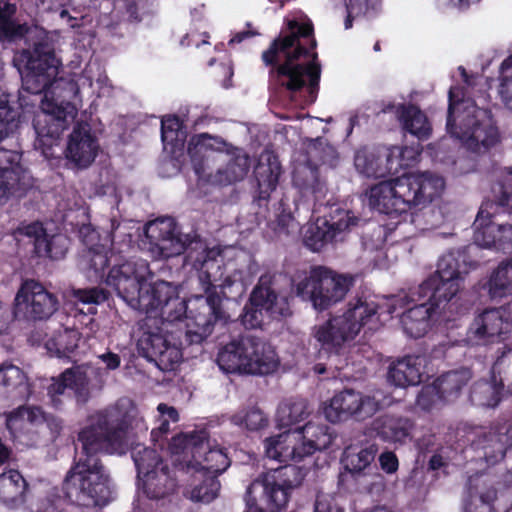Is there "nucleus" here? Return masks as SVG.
Segmentation results:
<instances>
[{
    "mask_svg": "<svg viewBox=\"0 0 512 512\" xmlns=\"http://www.w3.org/2000/svg\"><path fill=\"white\" fill-rule=\"evenodd\" d=\"M15 13V4L9 0H0V40L24 34L39 38V41L33 43L32 52L25 51L21 55L25 61L22 87L32 94L44 92L40 101L41 112L33 122L37 135L34 145L45 157H49L52 155L49 151L77 115V108L71 100L78 95L80 88L92 87L93 67H86L77 81L57 78L59 60L47 40L46 32L38 27L28 28L18 23L14 18Z\"/></svg>",
    "mask_w": 512,
    "mask_h": 512,
    "instance_id": "nucleus-1",
    "label": "nucleus"
},
{
    "mask_svg": "<svg viewBox=\"0 0 512 512\" xmlns=\"http://www.w3.org/2000/svg\"><path fill=\"white\" fill-rule=\"evenodd\" d=\"M73 464L63 481L65 497L83 507L105 506L112 498L110 479L100 455L125 454L132 445L131 417L119 405L96 415L77 435Z\"/></svg>",
    "mask_w": 512,
    "mask_h": 512,
    "instance_id": "nucleus-2",
    "label": "nucleus"
},
{
    "mask_svg": "<svg viewBox=\"0 0 512 512\" xmlns=\"http://www.w3.org/2000/svg\"><path fill=\"white\" fill-rule=\"evenodd\" d=\"M220 250L217 247L208 248L201 241H196L187 255V262L199 272V280L203 286L206 296L197 295L188 301L177 295L173 287V294L165 299L158 317L162 319L161 328L167 334L169 325H177L180 330L184 329V346L201 343L211 334L214 324L223 318L221 309V298L216 293H210V288L217 281L214 268H219L217 258Z\"/></svg>",
    "mask_w": 512,
    "mask_h": 512,
    "instance_id": "nucleus-3",
    "label": "nucleus"
},
{
    "mask_svg": "<svg viewBox=\"0 0 512 512\" xmlns=\"http://www.w3.org/2000/svg\"><path fill=\"white\" fill-rule=\"evenodd\" d=\"M312 33L310 22L290 20L287 30L262 55L267 65L277 64L276 80L281 86L292 93L306 88L308 95L303 104L315 101L321 75L317 54L313 52L310 55L306 48L308 43L313 48L316 45L315 40L311 39Z\"/></svg>",
    "mask_w": 512,
    "mask_h": 512,
    "instance_id": "nucleus-4",
    "label": "nucleus"
},
{
    "mask_svg": "<svg viewBox=\"0 0 512 512\" xmlns=\"http://www.w3.org/2000/svg\"><path fill=\"white\" fill-rule=\"evenodd\" d=\"M152 277L146 261H126L109 270L105 283L129 307L156 318L165 299L173 294V286L166 281L153 282Z\"/></svg>",
    "mask_w": 512,
    "mask_h": 512,
    "instance_id": "nucleus-5",
    "label": "nucleus"
},
{
    "mask_svg": "<svg viewBox=\"0 0 512 512\" xmlns=\"http://www.w3.org/2000/svg\"><path fill=\"white\" fill-rule=\"evenodd\" d=\"M406 292L392 295L378 303L372 298H358L349 303L347 311L319 326L314 337L324 349L339 347L344 342L353 340L362 328L374 330L379 326V310L388 314L397 312L409 302Z\"/></svg>",
    "mask_w": 512,
    "mask_h": 512,
    "instance_id": "nucleus-6",
    "label": "nucleus"
},
{
    "mask_svg": "<svg viewBox=\"0 0 512 512\" xmlns=\"http://www.w3.org/2000/svg\"><path fill=\"white\" fill-rule=\"evenodd\" d=\"M460 94L459 87L449 90L447 131L466 149L485 153L499 142L498 128L489 111L479 108L470 98L460 99Z\"/></svg>",
    "mask_w": 512,
    "mask_h": 512,
    "instance_id": "nucleus-7",
    "label": "nucleus"
},
{
    "mask_svg": "<svg viewBox=\"0 0 512 512\" xmlns=\"http://www.w3.org/2000/svg\"><path fill=\"white\" fill-rule=\"evenodd\" d=\"M205 430L179 434L172 438L169 449L175 468L187 473H205L218 477L230 466L227 453L221 448L209 447Z\"/></svg>",
    "mask_w": 512,
    "mask_h": 512,
    "instance_id": "nucleus-8",
    "label": "nucleus"
},
{
    "mask_svg": "<svg viewBox=\"0 0 512 512\" xmlns=\"http://www.w3.org/2000/svg\"><path fill=\"white\" fill-rule=\"evenodd\" d=\"M18 108L11 105L7 96H0V142L18 125ZM21 154L0 148V205L13 197H21L32 185L31 175L21 162Z\"/></svg>",
    "mask_w": 512,
    "mask_h": 512,
    "instance_id": "nucleus-9",
    "label": "nucleus"
},
{
    "mask_svg": "<svg viewBox=\"0 0 512 512\" xmlns=\"http://www.w3.org/2000/svg\"><path fill=\"white\" fill-rule=\"evenodd\" d=\"M333 441L330 428L326 424L307 422L302 427L288 429L277 436L264 441L265 454L268 458L286 462L302 461L315 451L327 449Z\"/></svg>",
    "mask_w": 512,
    "mask_h": 512,
    "instance_id": "nucleus-10",
    "label": "nucleus"
},
{
    "mask_svg": "<svg viewBox=\"0 0 512 512\" xmlns=\"http://www.w3.org/2000/svg\"><path fill=\"white\" fill-rule=\"evenodd\" d=\"M354 284V277L327 267L316 266L295 283V293L314 309L323 311L343 301Z\"/></svg>",
    "mask_w": 512,
    "mask_h": 512,
    "instance_id": "nucleus-11",
    "label": "nucleus"
},
{
    "mask_svg": "<svg viewBox=\"0 0 512 512\" xmlns=\"http://www.w3.org/2000/svg\"><path fill=\"white\" fill-rule=\"evenodd\" d=\"M465 274L466 271L460 270L458 259L452 253L443 255L436 272L407 294L413 302L434 295L439 301L438 306L443 308L447 304H454L459 310L458 295L463 288Z\"/></svg>",
    "mask_w": 512,
    "mask_h": 512,
    "instance_id": "nucleus-12",
    "label": "nucleus"
},
{
    "mask_svg": "<svg viewBox=\"0 0 512 512\" xmlns=\"http://www.w3.org/2000/svg\"><path fill=\"white\" fill-rule=\"evenodd\" d=\"M227 146L222 138L206 133L190 139L188 154L199 181L213 186H227L224 173V150Z\"/></svg>",
    "mask_w": 512,
    "mask_h": 512,
    "instance_id": "nucleus-13",
    "label": "nucleus"
},
{
    "mask_svg": "<svg viewBox=\"0 0 512 512\" xmlns=\"http://www.w3.org/2000/svg\"><path fill=\"white\" fill-rule=\"evenodd\" d=\"M505 342V352H512V322L509 320V312L505 308L486 309L477 315L472 322L466 340L445 342L442 349L455 347L486 346L491 343Z\"/></svg>",
    "mask_w": 512,
    "mask_h": 512,
    "instance_id": "nucleus-14",
    "label": "nucleus"
},
{
    "mask_svg": "<svg viewBox=\"0 0 512 512\" xmlns=\"http://www.w3.org/2000/svg\"><path fill=\"white\" fill-rule=\"evenodd\" d=\"M301 469L293 464L280 466L264 475L262 479L252 481L249 493L261 497L271 512L281 511L288 503L291 491L302 482Z\"/></svg>",
    "mask_w": 512,
    "mask_h": 512,
    "instance_id": "nucleus-15",
    "label": "nucleus"
},
{
    "mask_svg": "<svg viewBox=\"0 0 512 512\" xmlns=\"http://www.w3.org/2000/svg\"><path fill=\"white\" fill-rule=\"evenodd\" d=\"M408 304L413 303L410 298ZM438 300L434 295H427L420 301H414L415 305L408 308L400 317L403 332L410 338L423 337L430 329L432 321H449L459 310L454 304L445 307L438 306Z\"/></svg>",
    "mask_w": 512,
    "mask_h": 512,
    "instance_id": "nucleus-16",
    "label": "nucleus"
},
{
    "mask_svg": "<svg viewBox=\"0 0 512 512\" xmlns=\"http://www.w3.org/2000/svg\"><path fill=\"white\" fill-rule=\"evenodd\" d=\"M379 409L380 403L374 397L363 395L353 389H344L324 403L323 414L327 421L339 423L351 417H371Z\"/></svg>",
    "mask_w": 512,
    "mask_h": 512,
    "instance_id": "nucleus-17",
    "label": "nucleus"
},
{
    "mask_svg": "<svg viewBox=\"0 0 512 512\" xmlns=\"http://www.w3.org/2000/svg\"><path fill=\"white\" fill-rule=\"evenodd\" d=\"M145 236L149 240V250L155 258H170L183 253L192 244L189 235L182 234L170 217L149 222L145 227Z\"/></svg>",
    "mask_w": 512,
    "mask_h": 512,
    "instance_id": "nucleus-18",
    "label": "nucleus"
},
{
    "mask_svg": "<svg viewBox=\"0 0 512 512\" xmlns=\"http://www.w3.org/2000/svg\"><path fill=\"white\" fill-rule=\"evenodd\" d=\"M358 219L347 210L337 209L329 218H318L304 234V244L313 252L333 241L342 240L357 224Z\"/></svg>",
    "mask_w": 512,
    "mask_h": 512,
    "instance_id": "nucleus-19",
    "label": "nucleus"
},
{
    "mask_svg": "<svg viewBox=\"0 0 512 512\" xmlns=\"http://www.w3.org/2000/svg\"><path fill=\"white\" fill-rule=\"evenodd\" d=\"M407 193L401 176L371 186L364 197L373 210L387 215H402L411 210Z\"/></svg>",
    "mask_w": 512,
    "mask_h": 512,
    "instance_id": "nucleus-20",
    "label": "nucleus"
},
{
    "mask_svg": "<svg viewBox=\"0 0 512 512\" xmlns=\"http://www.w3.org/2000/svg\"><path fill=\"white\" fill-rule=\"evenodd\" d=\"M414 154L409 148L400 149L397 146L382 152L360 149L357 151L354 164L357 171L367 177H385L388 174L397 173L398 168L408 163H403L405 155Z\"/></svg>",
    "mask_w": 512,
    "mask_h": 512,
    "instance_id": "nucleus-21",
    "label": "nucleus"
},
{
    "mask_svg": "<svg viewBox=\"0 0 512 512\" xmlns=\"http://www.w3.org/2000/svg\"><path fill=\"white\" fill-rule=\"evenodd\" d=\"M55 295L41 284L30 280L22 284L15 297V313L23 314L28 319H46L58 309Z\"/></svg>",
    "mask_w": 512,
    "mask_h": 512,
    "instance_id": "nucleus-22",
    "label": "nucleus"
},
{
    "mask_svg": "<svg viewBox=\"0 0 512 512\" xmlns=\"http://www.w3.org/2000/svg\"><path fill=\"white\" fill-rule=\"evenodd\" d=\"M220 370L226 374L267 375L276 371L278 354H216Z\"/></svg>",
    "mask_w": 512,
    "mask_h": 512,
    "instance_id": "nucleus-23",
    "label": "nucleus"
},
{
    "mask_svg": "<svg viewBox=\"0 0 512 512\" xmlns=\"http://www.w3.org/2000/svg\"><path fill=\"white\" fill-rule=\"evenodd\" d=\"M88 384L89 380L86 372L81 367L75 366L62 372L59 378L48 386L47 394L56 409L61 408L60 396L65 395L66 391H72L77 403L83 404L89 398Z\"/></svg>",
    "mask_w": 512,
    "mask_h": 512,
    "instance_id": "nucleus-24",
    "label": "nucleus"
},
{
    "mask_svg": "<svg viewBox=\"0 0 512 512\" xmlns=\"http://www.w3.org/2000/svg\"><path fill=\"white\" fill-rule=\"evenodd\" d=\"M408 190L410 209L425 205L441 196L445 188L444 179L430 172L402 175Z\"/></svg>",
    "mask_w": 512,
    "mask_h": 512,
    "instance_id": "nucleus-25",
    "label": "nucleus"
},
{
    "mask_svg": "<svg viewBox=\"0 0 512 512\" xmlns=\"http://www.w3.org/2000/svg\"><path fill=\"white\" fill-rule=\"evenodd\" d=\"M120 228V223L115 219L111 220L110 231L106 233L101 244L94 245L97 232L90 227H83L80 231L84 243L89 247L85 255V261L89 270L93 271L95 279L105 280V268L108 264V251L115 241V231Z\"/></svg>",
    "mask_w": 512,
    "mask_h": 512,
    "instance_id": "nucleus-26",
    "label": "nucleus"
},
{
    "mask_svg": "<svg viewBox=\"0 0 512 512\" xmlns=\"http://www.w3.org/2000/svg\"><path fill=\"white\" fill-rule=\"evenodd\" d=\"M99 144L88 124H77L69 136L66 157L79 167L89 166L95 159Z\"/></svg>",
    "mask_w": 512,
    "mask_h": 512,
    "instance_id": "nucleus-27",
    "label": "nucleus"
},
{
    "mask_svg": "<svg viewBox=\"0 0 512 512\" xmlns=\"http://www.w3.org/2000/svg\"><path fill=\"white\" fill-rule=\"evenodd\" d=\"M506 355L500 354L493 363L490 380H479L472 385L469 399L473 405L496 407L500 403L504 389L500 366L504 364Z\"/></svg>",
    "mask_w": 512,
    "mask_h": 512,
    "instance_id": "nucleus-28",
    "label": "nucleus"
},
{
    "mask_svg": "<svg viewBox=\"0 0 512 512\" xmlns=\"http://www.w3.org/2000/svg\"><path fill=\"white\" fill-rule=\"evenodd\" d=\"M428 354H404L389 366L388 380L397 387L415 386L422 382Z\"/></svg>",
    "mask_w": 512,
    "mask_h": 512,
    "instance_id": "nucleus-29",
    "label": "nucleus"
},
{
    "mask_svg": "<svg viewBox=\"0 0 512 512\" xmlns=\"http://www.w3.org/2000/svg\"><path fill=\"white\" fill-rule=\"evenodd\" d=\"M272 275L265 274L259 279L257 286L250 295L251 304L263 310L267 317L276 318L289 313L288 302L279 297L271 288Z\"/></svg>",
    "mask_w": 512,
    "mask_h": 512,
    "instance_id": "nucleus-30",
    "label": "nucleus"
},
{
    "mask_svg": "<svg viewBox=\"0 0 512 512\" xmlns=\"http://www.w3.org/2000/svg\"><path fill=\"white\" fill-rule=\"evenodd\" d=\"M471 448L478 459L484 460L489 466L502 461L507 452V444L503 441L495 424L489 430L480 431L471 442Z\"/></svg>",
    "mask_w": 512,
    "mask_h": 512,
    "instance_id": "nucleus-31",
    "label": "nucleus"
},
{
    "mask_svg": "<svg viewBox=\"0 0 512 512\" xmlns=\"http://www.w3.org/2000/svg\"><path fill=\"white\" fill-rule=\"evenodd\" d=\"M24 233L34 238L35 252L39 257L59 259L64 257L68 250L69 240L66 236L55 234L49 237L40 223L27 225Z\"/></svg>",
    "mask_w": 512,
    "mask_h": 512,
    "instance_id": "nucleus-32",
    "label": "nucleus"
},
{
    "mask_svg": "<svg viewBox=\"0 0 512 512\" xmlns=\"http://www.w3.org/2000/svg\"><path fill=\"white\" fill-rule=\"evenodd\" d=\"M372 426L381 440L404 444L411 437L414 423L407 417L386 414L376 418Z\"/></svg>",
    "mask_w": 512,
    "mask_h": 512,
    "instance_id": "nucleus-33",
    "label": "nucleus"
},
{
    "mask_svg": "<svg viewBox=\"0 0 512 512\" xmlns=\"http://www.w3.org/2000/svg\"><path fill=\"white\" fill-rule=\"evenodd\" d=\"M145 496L150 500H162L173 495L177 489V480L169 466L160 467L154 473L139 478Z\"/></svg>",
    "mask_w": 512,
    "mask_h": 512,
    "instance_id": "nucleus-34",
    "label": "nucleus"
},
{
    "mask_svg": "<svg viewBox=\"0 0 512 512\" xmlns=\"http://www.w3.org/2000/svg\"><path fill=\"white\" fill-rule=\"evenodd\" d=\"M28 483L23 475L10 469L0 475V500L8 506H18L26 500Z\"/></svg>",
    "mask_w": 512,
    "mask_h": 512,
    "instance_id": "nucleus-35",
    "label": "nucleus"
},
{
    "mask_svg": "<svg viewBox=\"0 0 512 512\" xmlns=\"http://www.w3.org/2000/svg\"><path fill=\"white\" fill-rule=\"evenodd\" d=\"M134 336L138 352H150L151 350L154 352H165L169 349H185L182 339H170L167 335L146 330L144 327L138 328Z\"/></svg>",
    "mask_w": 512,
    "mask_h": 512,
    "instance_id": "nucleus-36",
    "label": "nucleus"
},
{
    "mask_svg": "<svg viewBox=\"0 0 512 512\" xmlns=\"http://www.w3.org/2000/svg\"><path fill=\"white\" fill-rule=\"evenodd\" d=\"M472 376L471 369L462 367L443 373L435 380V383L444 399L450 402L459 397L462 389L472 379Z\"/></svg>",
    "mask_w": 512,
    "mask_h": 512,
    "instance_id": "nucleus-37",
    "label": "nucleus"
},
{
    "mask_svg": "<svg viewBox=\"0 0 512 512\" xmlns=\"http://www.w3.org/2000/svg\"><path fill=\"white\" fill-rule=\"evenodd\" d=\"M309 415L308 402L304 398H290L282 402L276 413L280 428L292 429L293 425L303 421Z\"/></svg>",
    "mask_w": 512,
    "mask_h": 512,
    "instance_id": "nucleus-38",
    "label": "nucleus"
},
{
    "mask_svg": "<svg viewBox=\"0 0 512 512\" xmlns=\"http://www.w3.org/2000/svg\"><path fill=\"white\" fill-rule=\"evenodd\" d=\"M224 154V173L227 178V185L242 181L250 168L249 156L240 149H231L229 145L225 148Z\"/></svg>",
    "mask_w": 512,
    "mask_h": 512,
    "instance_id": "nucleus-39",
    "label": "nucleus"
},
{
    "mask_svg": "<svg viewBox=\"0 0 512 512\" xmlns=\"http://www.w3.org/2000/svg\"><path fill=\"white\" fill-rule=\"evenodd\" d=\"M474 243L483 248H495L497 244V234L500 231V224H495L491 220V214L483 208L477 214L473 224Z\"/></svg>",
    "mask_w": 512,
    "mask_h": 512,
    "instance_id": "nucleus-40",
    "label": "nucleus"
},
{
    "mask_svg": "<svg viewBox=\"0 0 512 512\" xmlns=\"http://www.w3.org/2000/svg\"><path fill=\"white\" fill-rule=\"evenodd\" d=\"M491 299H501L512 295V270L502 262L491 273L487 282L483 285Z\"/></svg>",
    "mask_w": 512,
    "mask_h": 512,
    "instance_id": "nucleus-41",
    "label": "nucleus"
},
{
    "mask_svg": "<svg viewBox=\"0 0 512 512\" xmlns=\"http://www.w3.org/2000/svg\"><path fill=\"white\" fill-rule=\"evenodd\" d=\"M132 458L137 469L138 479L148 473L160 470V467L169 466L168 462L161 457L157 450L140 444L133 448Z\"/></svg>",
    "mask_w": 512,
    "mask_h": 512,
    "instance_id": "nucleus-42",
    "label": "nucleus"
},
{
    "mask_svg": "<svg viewBox=\"0 0 512 512\" xmlns=\"http://www.w3.org/2000/svg\"><path fill=\"white\" fill-rule=\"evenodd\" d=\"M132 458L137 469L138 479L148 473L160 470V467L169 466L168 462L161 457L157 450L140 444L133 448Z\"/></svg>",
    "mask_w": 512,
    "mask_h": 512,
    "instance_id": "nucleus-43",
    "label": "nucleus"
},
{
    "mask_svg": "<svg viewBox=\"0 0 512 512\" xmlns=\"http://www.w3.org/2000/svg\"><path fill=\"white\" fill-rule=\"evenodd\" d=\"M399 117L403 127L419 139H425L430 135L431 127L425 114L416 106H401L398 108Z\"/></svg>",
    "mask_w": 512,
    "mask_h": 512,
    "instance_id": "nucleus-44",
    "label": "nucleus"
},
{
    "mask_svg": "<svg viewBox=\"0 0 512 512\" xmlns=\"http://www.w3.org/2000/svg\"><path fill=\"white\" fill-rule=\"evenodd\" d=\"M230 421L232 424L244 427L249 431H260L269 424L267 415L258 407L239 411L230 417Z\"/></svg>",
    "mask_w": 512,
    "mask_h": 512,
    "instance_id": "nucleus-45",
    "label": "nucleus"
},
{
    "mask_svg": "<svg viewBox=\"0 0 512 512\" xmlns=\"http://www.w3.org/2000/svg\"><path fill=\"white\" fill-rule=\"evenodd\" d=\"M201 480L199 484H196L191 491V498L197 502L210 503L213 501L219 493L220 481L215 475H208L205 473H197Z\"/></svg>",
    "mask_w": 512,
    "mask_h": 512,
    "instance_id": "nucleus-46",
    "label": "nucleus"
},
{
    "mask_svg": "<svg viewBox=\"0 0 512 512\" xmlns=\"http://www.w3.org/2000/svg\"><path fill=\"white\" fill-rule=\"evenodd\" d=\"M265 352L267 343L254 333L246 332L233 338L224 348L223 352Z\"/></svg>",
    "mask_w": 512,
    "mask_h": 512,
    "instance_id": "nucleus-47",
    "label": "nucleus"
},
{
    "mask_svg": "<svg viewBox=\"0 0 512 512\" xmlns=\"http://www.w3.org/2000/svg\"><path fill=\"white\" fill-rule=\"evenodd\" d=\"M161 137L165 144L175 147L183 145L186 139V132L183 130L182 122L176 116H165L161 121Z\"/></svg>",
    "mask_w": 512,
    "mask_h": 512,
    "instance_id": "nucleus-48",
    "label": "nucleus"
},
{
    "mask_svg": "<svg viewBox=\"0 0 512 512\" xmlns=\"http://www.w3.org/2000/svg\"><path fill=\"white\" fill-rule=\"evenodd\" d=\"M378 453L376 444L362 448L358 453L349 454L346 459V469L352 474L364 472L374 462Z\"/></svg>",
    "mask_w": 512,
    "mask_h": 512,
    "instance_id": "nucleus-49",
    "label": "nucleus"
},
{
    "mask_svg": "<svg viewBox=\"0 0 512 512\" xmlns=\"http://www.w3.org/2000/svg\"><path fill=\"white\" fill-rule=\"evenodd\" d=\"M0 385L7 392H13L22 387L27 390V377L19 367L13 364H3L0 367Z\"/></svg>",
    "mask_w": 512,
    "mask_h": 512,
    "instance_id": "nucleus-50",
    "label": "nucleus"
},
{
    "mask_svg": "<svg viewBox=\"0 0 512 512\" xmlns=\"http://www.w3.org/2000/svg\"><path fill=\"white\" fill-rule=\"evenodd\" d=\"M447 402L435 381L432 384L424 385L416 398V405L423 411L429 412L438 405Z\"/></svg>",
    "mask_w": 512,
    "mask_h": 512,
    "instance_id": "nucleus-51",
    "label": "nucleus"
},
{
    "mask_svg": "<svg viewBox=\"0 0 512 512\" xmlns=\"http://www.w3.org/2000/svg\"><path fill=\"white\" fill-rule=\"evenodd\" d=\"M74 304L99 305L108 298V293L100 287L73 289L68 295Z\"/></svg>",
    "mask_w": 512,
    "mask_h": 512,
    "instance_id": "nucleus-52",
    "label": "nucleus"
},
{
    "mask_svg": "<svg viewBox=\"0 0 512 512\" xmlns=\"http://www.w3.org/2000/svg\"><path fill=\"white\" fill-rule=\"evenodd\" d=\"M280 175V167L276 161L265 166L262 162L255 170V176L260 188L265 191L275 189Z\"/></svg>",
    "mask_w": 512,
    "mask_h": 512,
    "instance_id": "nucleus-53",
    "label": "nucleus"
},
{
    "mask_svg": "<svg viewBox=\"0 0 512 512\" xmlns=\"http://www.w3.org/2000/svg\"><path fill=\"white\" fill-rule=\"evenodd\" d=\"M44 413L39 407L20 406L11 411L7 417L9 424L15 425L18 422L36 424L43 420Z\"/></svg>",
    "mask_w": 512,
    "mask_h": 512,
    "instance_id": "nucleus-54",
    "label": "nucleus"
},
{
    "mask_svg": "<svg viewBox=\"0 0 512 512\" xmlns=\"http://www.w3.org/2000/svg\"><path fill=\"white\" fill-rule=\"evenodd\" d=\"M154 363L163 372L176 371L183 361V354H137Z\"/></svg>",
    "mask_w": 512,
    "mask_h": 512,
    "instance_id": "nucleus-55",
    "label": "nucleus"
},
{
    "mask_svg": "<svg viewBox=\"0 0 512 512\" xmlns=\"http://www.w3.org/2000/svg\"><path fill=\"white\" fill-rule=\"evenodd\" d=\"M80 341L79 333L76 331H65L57 340L47 342L46 348L48 352H73L79 348L78 342Z\"/></svg>",
    "mask_w": 512,
    "mask_h": 512,
    "instance_id": "nucleus-56",
    "label": "nucleus"
},
{
    "mask_svg": "<svg viewBox=\"0 0 512 512\" xmlns=\"http://www.w3.org/2000/svg\"><path fill=\"white\" fill-rule=\"evenodd\" d=\"M276 231L279 235L296 238L300 233V223L295 219L290 211L282 208L277 216Z\"/></svg>",
    "mask_w": 512,
    "mask_h": 512,
    "instance_id": "nucleus-57",
    "label": "nucleus"
},
{
    "mask_svg": "<svg viewBox=\"0 0 512 512\" xmlns=\"http://www.w3.org/2000/svg\"><path fill=\"white\" fill-rule=\"evenodd\" d=\"M265 312L259 307L251 304V301L244 308V313L241 316L242 324L247 329H255L262 325L264 322Z\"/></svg>",
    "mask_w": 512,
    "mask_h": 512,
    "instance_id": "nucleus-58",
    "label": "nucleus"
},
{
    "mask_svg": "<svg viewBox=\"0 0 512 512\" xmlns=\"http://www.w3.org/2000/svg\"><path fill=\"white\" fill-rule=\"evenodd\" d=\"M496 498V489L489 488L480 495V506H475L472 503H466L463 512H492L493 503Z\"/></svg>",
    "mask_w": 512,
    "mask_h": 512,
    "instance_id": "nucleus-59",
    "label": "nucleus"
},
{
    "mask_svg": "<svg viewBox=\"0 0 512 512\" xmlns=\"http://www.w3.org/2000/svg\"><path fill=\"white\" fill-rule=\"evenodd\" d=\"M250 281L251 277H245L241 271H235L233 274L226 276L219 286L224 290L235 288L236 292L241 294Z\"/></svg>",
    "mask_w": 512,
    "mask_h": 512,
    "instance_id": "nucleus-60",
    "label": "nucleus"
},
{
    "mask_svg": "<svg viewBox=\"0 0 512 512\" xmlns=\"http://www.w3.org/2000/svg\"><path fill=\"white\" fill-rule=\"evenodd\" d=\"M314 512H344V509L333 496L318 493L314 503Z\"/></svg>",
    "mask_w": 512,
    "mask_h": 512,
    "instance_id": "nucleus-61",
    "label": "nucleus"
},
{
    "mask_svg": "<svg viewBox=\"0 0 512 512\" xmlns=\"http://www.w3.org/2000/svg\"><path fill=\"white\" fill-rule=\"evenodd\" d=\"M347 9V17L344 22L345 29L352 27V19L368 12L365 0H356V3H345Z\"/></svg>",
    "mask_w": 512,
    "mask_h": 512,
    "instance_id": "nucleus-62",
    "label": "nucleus"
},
{
    "mask_svg": "<svg viewBox=\"0 0 512 512\" xmlns=\"http://www.w3.org/2000/svg\"><path fill=\"white\" fill-rule=\"evenodd\" d=\"M378 460L381 469L387 474H393L399 468V460L393 451L382 452Z\"/></svg>",
    "mask_w": 512,
    "mask_h": 512,
    "instance_id": "nucleus-63",
    "label": "nucleus"
},
{
    "mask_svg": "<svg viewBox=\"0 0 512 512\" xmlns=\"http://www.w3.org/2000/svg\"><path fill=\"white\" fill-rule=\"evenodd\" d=\"M244 500L246 503V509L244 512H271L261 500V497L256 493H249L247 487Z\"/></svg>",
    "mask_w": 512,
    "mask_h": 512,
    "instance_id": "nucleus-64",
    "label": "nucleus"
}]
</instances>
